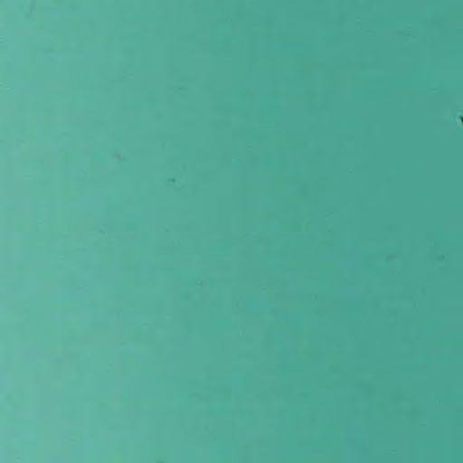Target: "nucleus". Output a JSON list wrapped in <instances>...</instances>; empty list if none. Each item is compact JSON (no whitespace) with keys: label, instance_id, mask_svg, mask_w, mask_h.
Returning <instances> with one entry per match:
<instances>
[{"label":"nucleus","instance_id":"f257e3e1","mask_svg":"<svg viewBox=\"0 0 463 463\" xmlns=\"http://www.w3.org/2000/svg\"><path fill=\"white\" fill-rule=\"evenodd\" d=\"M462 121H463V118H462Z\"/></svg>","mask_w":463,"mask_h":463}]
</instances>
